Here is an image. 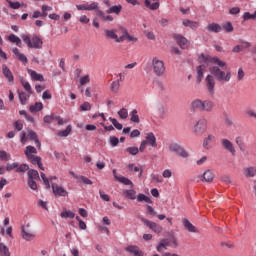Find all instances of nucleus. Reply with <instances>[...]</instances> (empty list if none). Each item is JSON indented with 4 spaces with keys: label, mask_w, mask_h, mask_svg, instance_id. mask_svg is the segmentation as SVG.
<instances>
[{
    "label": "nucleus",
    "mask_w": 256,
    "mask_h": 256,
    "mask_svg": "<svg viewBox=\"0 0 256 256\" xmlns=\"http://www.w3.org/2000/svg\"><path fill=\"white\" fill-rule=\"evenodd\" d=\"M91 78L89 77V75H85L83 77L80 78V85H87V83H90Z\"/></svg>",
    "instance_id": "61"
},
{
    "label": "nucleus",
    "mask_w": 256,
    "mask_h": 256,
    "mask_svg": "<svg viewBox=\"0 0 256 256\" xmlns=\"http://www.w3.org/2000/svg\"><path fill=\"white\" fill-rule=\"evenodd\" d=\"M104 37L108 41H115V43H123L124 39V37L117 35V30L115 29H104Z\"/></svg>",
    "instance_id": "5"
},
{
    "label": "nucleus",
    "mask_w": 256,
    "mask_h": 256,
    "mask_svg": "<svg viewBox=\"0 0 256 256\" xmlns=\"http://www.w3.org/2000/svg\"><path fill=\"white\" fill-rule=\"evenodd\" d=\"M28 160L31 161L32 165H38L41 171H45V168L43 167V163H41V157L34 155V156H30Z\"/></svg>",
    "instance_id": "18"
},
{
    "label": "nucleus",
    "mask_w": 256,
    "mask_h": 256,
    "mask_svg": "<svg viewBox=\"0 0 256 256\" xmlns=\"http://www.w3.org/2000/svg\"><path fill=\"white\" fill-rule=\"evenodd\" d=\"M52 190L55 195V197H67L69 195V192L65 190L62 186H59L56 183H52Z\"/></svg>",
    "instance_id": "8"
},
{
    "label": "nucleus",
    "mask_w": 256,
    "mask_h": 256,
    "mask_svg": "<svg viewBox=\"0 0 256 256\" xmlns=\"http://www.w3.org/2000/svg\"><path fill=\"white\" fill-rule=\"evenodd\" d=\"M245 177H255L256 167H248L244 169Z\"/></svg>",
    "instance_id": "42"
},
{
    "label": "nucleus",
    "mask_w": 256,
    "mask_h": 256,
    "mask_svg": "<svg viewBox=\"0 0 256 256\" xmlns=\"http://www.w3.org/2000/svg\"><path fill=\"white\" fill-rule=\"evenodd\" d=\"M25 155H26L27 159H29V157H33L34 155H37V148L33 147V146H27Z\"/></svg>",
    "instance_id": "33"
},
{
    "label": "nucleus",
    "mask_w": 256,
    "mask_h": 256,
    "mask_svg": "<svg viewBox=\"0 0 256 256\" xmlns=\"http://www.w3.org/2000/svg\"><path fill=\"white\" fill-rule=\"evenodd\" d=\"M122 10H123V6L115 5V6H111L108 10H106V13H108V15H111V13H114L115 15H119V13H121Z\"/></svg>",
    "instance_id": "29"
},
{
    "label": "nucleus",
    "mask_w": 256,
    "mask_h": 256,
    "mask_svg": "<svg viewBox=\"0 0 256 256\" xmlns=\"http://www.w3.org/2000/svg\"><path fill=\"white\" fill-rule=\"evenodd\" d=\"M36 180H31L28 179V185L30 187V189H32L33 191H37V182H35Z\"/></svg>",
    "instance_id": "63"
},
{
    "label": "nucleus",
    "mask_w": 256,
    "mask_h": 256,
    "mask_svg": "<svg viewBox=\"0 0 256 256\" xmlns=\"http://www.w3.org/2000/svg\"><path fill=\"white\" fill-rule=\"evenodd\" d=\"M28 138L31 141H35L36 146L38 147V149H41V142H39V138H37V133H35V131L28 130Z\"/></svg>",
    "instance_id": "23"
},
{
    "label": "nucleus",
    "mask_w": 256,
    "mask_h": 256,
    "mask_svg": "<svg viewBox=\"0 0 256 256\" xmlns=\"http://www.w3.org/2000/svg\"><path fill=\"white\" fill-rule=\"evenodd\" d=\"M8 41H10V43H15L18 47H21V38L15 34H10L8 36Z\"/></svg>",
    "instance_id": "35"
},
{
    "label": "nucleus",
    "mask_w": 256,
    "mask_h": 256,
    "mask_svg": "<svg viewBox=\"0 0 256 256\" xmlns=\"http://www.w3.org/2000/svg\"><path fill=\"white\" fill-rule=\"evenodd\" d=\"M14 127H15L16 131H21L23 129V122L21 120H17L14 123Z\"/></svg>",
    "instance_id": "64"
},
{
    "label": "nucleus",
    "mask_w": 256,
    "mask_h": 256,
    "mask_svg": "<svg viewBox=\"0 0 256 256\" xmlns=\"http://www.w3.org/2000/svg\"><path fill=\"white\" fill-rule=\"evenodd\" d=\"M142 223H144V225H146V227H149V229H151V231H153L154 233H162L163 232V226L149 221L147 218H141Z\"/></svg>",
    "instance_id": "7"
},
{
    "label": "nucleus",
    "mask_w": 256,
    "mask_h": 256,
    "mask_svg": "<svg viewBox=\"0 0 256 256\" xmlns=\"http://www.w3.org/2000/svg\"><path fill=\"white\" fill-rule=\"evenodd\" d=\"M156 109L158 111L159 117H164V115H165V107L163 106V104H158L156 106Z\"/></svg>",
    "instance_id": "55"
},
{
    "label": "nucleus",
    "mask_w": 256,
    "mask_h": 256,
    "mask_svg": "<svg viewBox=\"0 0 256 256\" xmlns=\"http://www.w3.org/2000/svg\"><path fill=\"white\" fill-rule=\"evenodd\" d=\"M35 236V232L29 229V225L22 227V238L25 241H33V239H35Z\"/></svg>",
    "instance_id": "9"
},
{
    "label": "nucleus",
    "mask_w": 256,
    "mask_h": 256,
    "mask_svg": "<svg viewBox=\"0 0 256 256\" xmlns=\"http://www.w3.org/2000/svg\"><path fill=\"white\" fill-rule=\"evenodd\" d=\"M122 195L126 199H131L132 201H135L137 199V191L131 189V190H123Z\"/></svg>",
    "instance_id": "19"
},
{
    "label": "nucleus",
    "mask_w": 256,
    "mask_h": 256,
    "mask_svg": "<svg viewBox=\"0 0 256 256\" xmlns=\"http://www.w3.org/2000/svg\"><path fill=\"white\" fill-rule=\"evenodd\" d=\"M0 159L1 161H10L11 155L6 151L0 150Z\"/></svg>",
    "instance_id": "51"
},
{
    "label": "nucleus",
    "mask_w": 256,
    "mask_h": 256,
    "mask_svg": "<svg viewBox=\"0 0 256 256\" xmlns=\"http://www.w3.org/2000/svg\"><path fill=\"white\" fill-rule=\"evenodd\" d=\"M28 73L32 79V81H45V78H43V75L37 73L35 70H28Z\"/></svg>",
    "instance_id": "22"
},
{
    "label": "nucleus",
    "mask_w": 256,
    "mask_h": 256,
    "mask_svg": "<svg viewBox=\"0 0 256 256\" xmlns=\"http://www.w3.org/2000/svg\"><path fill=\"white\" fill-rule=\"evenodd\" d=\"M28 179L31 180H38L39 179V172L37 170H29L28 171Z\"/></svg>",
    "instance_id": "44"
},
{
    "label": "nucleus",
    "mask_w": 256,
    "mask_h": 256,
    "mask_svg": "<svg viewBox=\"0 0 256 256\" xmlns=\"http://www.w3.org/2000/svg\"><path fill=\"white\" fill-rule=\"evenodd\" d=\"M60 217H62V219H74L75 213L71 210H65L61 212Z\"/></svg>",
    "instance_id": "38"
},
{
    "label": "nucleus",
    "mask_w": 256,
    "mask_h": 256,
    "mask_svg": "<svg viewBox=\"0 0 256 256\" xmlns=\"http://www.w3.org/2000/svg\"><path fill=\"white\" fill-rule=\"evenodd\" d=\"M70 134H71V125L67 126L65 130L58 132V137H69Z\"/></svg>",
    "instance_id": "45"
},
{
    "label": "nucleus",
    "mask_w": 256,
    "mask_h": 256,
    "mask_svg": "<svg viewBox=\"0 0 256 256\" xmlns=\"http://www.w3.org/2000/svg\"><path fill=\"white\" fill-rule=\"evenodd\" d=\"M97 9H99V3L97 2L86 4V11H97Z\"/></svg>",
    "instance_id": "48"
},
{
    "label": "nucleus",
    "mask_w": 256,
    "mask_h": 256,
    "mask_svg": "<svg viewBox=\"0 0 256 256\" xmlns=\"http://www.w3.org/2000/svg\"><path fill=\"white\" fill-rule=\"evenodd\" d=\"M242 45H236L232 51L233 53H241V51H245V49H249L251 47V43L241 41Z\"/></svg>",
    "instance_id": "17"
},
{
    "label": "nucleus",
    "mask_w": 256,
    "mask_h": 256,
    "mask_svg": "<svg viewBox=\"0 0 256 256\" xmlns=\"http://www.w3.org/2000/svg\"><path fill=\"white\" fill-rule=\"evenodd\" d=\"M20 83H21L22 87L25 89V91L27 93H29V95L33 94V90L31 89V84H29V82H27V81H25V79L21 78Z\"/></svg>",
    "instance_id": "36"
},
{
    "label": "nucleus",
    "mask_w": 256,
    "mask_h": 256,
    "mask_svg": "<svg viewBox=\"0 0 256 256\" xmlns=\"http://www.w3.org/2000/svg\"><path fill=\"white\" fill-rule=\"evenodd\" d=\"M29 166L27 164H22L16 168V173H25V171H28Z\"/></svg>",
    "instance_id": "58"
},
{
    "label": "nucleus",
    "mask_w": 256,
    "mask_h": 256,
    "mask_svg": "<svg viewBox=\"0 0 256 256\" xmlns=\"http://www.w3.org/2000/svg\"><path fill=\"white\" fill-rule=\"evenodd\" d=\"M222 147L226 149V151H229L232 153V155H235V146H233V143L227 139H222Z\"/></svg>",
    "instance_id": "16"
},
{
    "label": "nucleus",
    "mask_w": 256,
    "mask_h": 256,
    "mask_svg": "<svg viewBox=\"0 0 256 256\" xmlns=\"http://www.w3.org/2000/svg\"><path fill=\"white\" fill-rule=\"evenodd\" d=\"M215 142V136L209 134L208 137L204 138L203 147L204 149H211V143Z\"/></svg>",
    "instance_id": "21"
},
{
    "label": "nucleus",
    "mask_w": 256,
    "mask_h": 256,
    "mask_svg": "<svg viewBox=\"0 0 256 256\" xmlns=\"http://www.w3.org/2000/svg\"><path fill=\"white\" fill-rule=\"evenodd\" d=\"M43 109V103L36 102L35 105L30 106L31 113H37V111H41Z\"/></svg>",
    "instance_id": "43"
},
{
    "label": "nucleus",
    "mask_w": 256,
    "mask_h": 256,
    "mask_svg": "<svg viewBox=\"0 0 256 256\" xmlns=\"http://www.w3.org/2000/svg\"><path fill=\"white\" fill-rule=\"evenodd\" d=\"M184 27H190V29L197 28V22L191 21V20H183Z\"/></svg>",
    "instance_id": "46"
},
{
    "label": "nucleus",
    "mask_w": 256,
    "mask_h": 256,
    "mask_svg": "<svg viewBox=\"0 0 256 256\" xmlns=\"http://www.w3.org/2000/svg\"><path fill=\"white\" fill-rule=\"evenodd\" d=\"M22 41L26 43L29 49H41L43 47V40H41L37 35L32 36V38L28 35H23Z\"/></svg>",
    "instance_id": "2"
},
{
    "label": "nucleus",
    "mask_w": 256,
    "mask_h": 256,
    "mask_svg": "<svg viewBox=\"0 0 256 256\" xmlns=\"http://www.w3.org/2000/svg\"><path fill=\"white\" fill-rule=\"evenodd\" d=\"M81 111H91V104L89 102H84L80 106Z\"/></svg>",
    "instance_id": "62"
},
{
    "label": "nucleus",
    "mask_w": 256,
    "mask_h": 256,
    "mask_svg": "<svg viewBox=\"0 0 256 256\" xmlns=\"http://www.w3.org/2000/svg\"><path fill=\"white\" fill-rule=\"evenodd\" d=\"M236 145H238L240 151H245V144L243 143V138L240 136L236 137L235 139Z\"/></svg>",
    "instance_id": "50"
},
{
    "label": "nucleus",
    "mask_w": 256,
    "mask_h": 256,
    "mask_svg": "<svg viewBox=\"0 0 256 256\" xmlns=\"http://www.w3.org/2000/svg\"><path fill=\"white\" fill-rule=\"evenodd\" d=\"M222 29H224L226 33H233V24L231 22H226L222 24Z\"/></svg>",
    "instance_id": "47"
},
{
    "label": "nucleus",
    "mask_w": 256,
    "mask_h": 256,
    "mask_svg": "<svg viewBox=\"0 0 256 256\" xmlns=\"http://www.w3.org/2000/svg\"><path fill=\"white\" fill-rule=\"evenodd\" d=\"M243 19L244 21H248L249 19H256V11L253 14L245 12L243 15Z\"/></svg>",
    "instance_id": "56"
},
{
    "label": "nucleus",
    "mask_w": 256,
    "mask_h": 256,
    "mask_svg": "<svg viewBox=\"0 0 256 256\" xmlns=\"http://www.w3.org/2000/svg\"><path fill=\"white\" fill-rule=\"evenodd\" d=\"M52 121H57L58 125H63V118L55 114H51L44 117V123H52Z\"/></svg>",
    "instance_id": "12"
},
{
    "label": "nucleus",
    "mask_w": 256,
    "mask_h": 256,
    "mask_svg": "<svg viewBox=\"0 0 256 256\" xmlns=\"http://www.w3.org/2000/svg\"><path fill=\"white\" fill-rule=\"evenodd\" d=\"M126 251H128V253H133L134 256H143V251L139 250V247L137 246H128Z\"/></svg>",
    "instance_id": "28"
},
{
    "label": "nucleus",
    "mask_w": 256,
    "mask_h": 256,
    "mask_svg": "<svg viewBox=\"0 0 256 256\" xmlns=\"http://www.w3.org/2000/svg\"><path fill=\"white\" fill-rule=\"evenodd\" d=\"M202 103H203V100L194 99L190 104V108L192 109V111H201Z\"/></svg>",
    "instance_id": "20"
},
{
    "label": "nucleus",
    "mask_w": 256,
    "mask_h": 256,
    "mask_svg": "<svg viewBox=\"0 0 256 256\" xmlns=\"http://www.w3.org/2000/svg\"><path fill=\"white\" fill-rule=\"evenodd\" d=\"M41 179L46 187V189H51V184L49 183V178L45 175V173L41 172L40 174Z\"/></svg>",
    "instance_id": "52"
},
{
    "label": "nucleus",
    "mask_w": 256,
    "mask_h": 256,
    "mask_svg": "<svg viewBox=\"0 0 256 256\" xmlns=\"http://www.w3.org/2000/svg\"><path fill=\"white\" fill-rule=\"evenodd\" d=\"M109 121H111V123L114 125V127H116L118 129V131H121V129H123V124L119 123V121H117V119L110 117Z\"/></svg>",
    "instance_id": "53"
},
{
    "label": "nucleus",
    "mask_w": 256,
    "mask_h": 256,
    "mask_svg": "<svg viewBox=\"0 0 256 256\" xmlns=\"http://www.w3.org/2000/svg\"><path fill=\"white\" fill-rule=\"evenodd\" d=\"M79 183H84V185H93V181L85 176L78 177Z\"/></svg>",
    "instance_id": "54"
},
{
    "label": "nucleus",
    "mask_w": 256,
    "mask_h": 256,
    "mask_svg": "<svg viewBox=\"0 0 256 256\" xmlns=\"http://www.w3.org/2000/svg\"><path fill=\"white\" fill-rule=\"evenodd\" d=\"M215 109V103L211 100H202V109L201 111H205L206 113H211Z\"/></svg>",
    "instance_id": "11"
},
{
    "label": "nucleus",
    "mask_w": 256,
    "mask_h": 256,
    "mask_svg": "<svg viewBox=\"0 0 256 256\" xmlns=\"http://www.w3.org/2000/svg\"><path fill=\"white\" fill-rule=\"evenodd\" d=\"M0 255L11 256V252H9V248L4 243H0Z\"/></svg>",
    "instance_id": "40"
},
{
    "label": "nucleus",
    "mask_w": 256,
    "mask_h": 256,
    "mask_svg": "<svg viewBox=\"0 0 256 256\" xmlns=\"http://www.w3.org/2000/svg\"><path fill=\"white\" fill-rule=\"evenodd\" d=\"M12 53H14V55H16L17 59L21 61V63H27V56H25V54H21L19 52V48H13L12 49Z\"/></svg>",
    "instance_id": "26"
},
{
    "label": "nucleus",
    "mask_w": 256,
    "mask_h": 256,
    "mask_svg": "<svg viewBox=\"0 0 256 256\" xmlns=\"http://www.w3.org/2000/svg\"><path fill=\"white\" fill-rule=\"evenodd\" d=\"M206 29L209 33H221L223 31V27L215 22L208 24Z\"/></svg>",
    "instance_id": "14"
},
{
    "label": "nucleus",
    "mask_w": 256,
    "mask_h": 256,
    "mask_svg": "<svg viewBox=\"0 0 256 256\" xmlns=\"http://www.w3.org/2000/svg\"><path fill=\"white\" fill-rule=\"evenodd\" d=\"M144 141L150 147H157V138L155 137V134H153V132L148 133Z\"/></svg>",
    "instance_id": "13"
},
{
    "label": "nucleus",
    "mask_w": 256,
    "mask_h": 256,
    "mask_svg": "<svg viewBox=\"0 0 256 256\" xmlns=\"http://www.w3.org/2000/svg\"><path fill=\"white\" fill-rule=\"evenodd\" d=\"M169 151H171L172 153H176V155H179V157H183L184 159H186V157H189V153H187V151H185V149L177 143L170 144Z\"/></svg>",
    "instance_id": "6"
},
{
    "label": "nucleus",
    "mask_w": 256,
    "mask_h": 256,
    "mask_svg": "<svg viewBox=\"0 0 256 256\" xmlns=\"http://www.w3.org/2000/svg\"><path fill=\"white\" fill-rule=\"evenodd\" d=\"M171 244L169 243L168 239H162L159 243V245L157 246V251L159 253L163 252V249H167Z\"/></svg>",
    "instance_id": "31"
},
{
    "label": "nucleus",
    "mask_w": 256,
    "mask_h": 256,
    "mask_svg": "<svg viewBox=\"0 0 256 256\" xmlns=\"http://www.w3.org/2000/svg\"><path fill=\"white\" fill-rule=\"evenodd\" d=\"M198 61L199 63H205L206 65H217L211 66L209 68L211 74H209L205 79L208 93H210L211 95H214L215 93V79L219 83H229V81H231L233 74L230 70L226 72L221 70L224 67H227V63L222 61L218 57H213L211 55H205L204 53H202L199 55Z\"/></svg>",
    "instance_id": "1"
},
{
    "label": "nucleus",
    "mask_w": 256,
    "mask_h": 256,
    "mask_svg": "<svg viewBox=\"0 0 256 256\" xmlns=\"http://www.w3.org/2000/svg\"><path fill=\"white\" fill-rule=\"evenodd\" d=\"M207 131V120L205 118H200L193 128V133L197 137H201Z\"/></svg>",
    "instance_id": "4"
},
{
    "label": "nucleus",
    "mask_w": 256,
    "mask_h": 256,
    "mask_svg": "<svg viewBox=\"0 0 256 256\" xmlns=\"http://www.w3.org/2000/svg\"><path fill=\"white\" fill-rule=\"evenodd\" d=\"M97 17H100L102 21H113V16L111 15H105V12L101 10H96Z\"/></svg>",
    "instance_id": "32"
},
{
    "label": "nucleus",
    "mask_w": 256,
    "mask_h": 256,
    "mask_svg": "<svg viewBox=\"0 0 256 256\" xmlns=\"http://www.w3.org/2000/svg\"><path fill=\"white\" fill-rule=\"evenodd\" d=\"M2 73L4 75V77H6V79L9 81V83H13L14 81V77H13V73L11 72V70L9 69V67H7V65H2Z\"/></svg>",
    "instance_id": "15"
},
{
    "label": "nucleus",
    "mask_w": 256,
    "mask_h": 256,
    "mask_svg": "<svg viewBox=\"0 0 256 256\" xmlns=\"http://www.w3.org/2000/svg\"><path fill=\"white\" fill-rule=\"evenodd\" d=\"M174 39L181 49H187V47H189V40H187L183 35L174 34Z\"/></svg>",
    "instance_id": "10"
},
{
    "label": "nucleus",
    "mask_w": 256,
    "mask_h": 256,
    "mask_svg": "<svg viewBox=\"0 0 256 256\" xmlns=\"http://www.w3.org/2000/svg\"><path fill=\"white\" fill-rule=\"evenodd\" d=\"M152 70L156 77H163L166 71L165 62L157 57H154L152 59Z\"/></svg>",
    "instance_id": "3"
},
{
    "label": "nucleus",
    "mask_w": 256,
    "mask_h": 256,
    "mask_svg": "<svg viewBox=\"0 0 256 256\" xmlns=\"http://www.w3.org/2000/svg\"><path fill=\"white\" fill-rule=\"evenodd\" d=\"M18 95H19V100L21 105H26L27 100L29 99V97H31V94H29L28 92L25 93L23 91H19L18 90Z\"/></svg>",
    "instance_id": "27"
},
{
    "label": "nucleus",
    "mask_w": 256,
    "mask_h": 256,
    "mask_svg": "<svg viewBox=\"0 0 256 256\" xmlns=\"http://www.w3.org/2000/svg\"><path fill=\"white\" fill-rule=\"evenodd\" d=\"M120 88H121V83H119V80H115L111 83L110 90L112 93L114 94L119 93Z\"/></svg>",
    "instance_id": "34"
},
{
    "label": "nucleus",
    "mask_w": 256,
    "mask_h": 256,
    "mask_svg": "<svg viewBox=\"0 0 256 256\" xmlns=\"http://www.w3.org/2000/svg\"><path fill=\"white\" fill-rule=\"evenodd\" d=\"M183 225L187 231L190 233H197V228L191 224V222L187 219L183 220Z\"/></svg>",
    "instance_id": "30"
},
{
    "label": "nucleus",
    "mask_w": 256,
    "mask_h": 256,
    "mask_svg": "<svg viewBox=\"0 0 256 256\" xmlns=\"http://www.w3.org/2000/svg\"><path fill=\"white\" fill-rule=\"evenodd\" d=\"M205 65H200L196 68L197 71V83H201V81H203V76L205 73Z\"/></svg>",
    "instance_id": "24"
},
{
    "label": "nucleus",
    "mask_w": 256,
    "mask_h": 256,
    "mask_svg": "<svg viewBox=\"0 0 256 256\" xmlns=\"http://www.w3.org/2000/svg\"><path fill=\"white\" fill-rule=\"evenodd\" d=\"M120 119H127L129 117V111L126 108H122L118 111Z\"/></svg>",
    "instance_id": "49"
},
{
    "label": "nucleus",
    "mask_w": 256,
    "mask_h": 256,
    "mask_svg": "<svg viewBox=\"0 0 256 256\" xmlns=\"http://www.w3.org/2000/svg\"><path fill=\"white\" fill-rule=\"evenodd\" d=\"M137 201L138 203H153V201L151 200V198H149L147 195L145 194H138L137 196Z\"/></svg>",
    "instance_id": "41"
},
{
    "label": "nucleus",
    "mask_w": 256,
    "mask_h": 256,
    "mask_svg": "<svg viewBox=\"0 0 256 256\" xmlns=\"http://www.w3.org/2000/svg\"><path fill=\"white\" fill-rule=\"evenodd\" d=\"M130 121L132 123H140L139 114H137V109H134L130 112Z\"/></svg>",
    "instance_id": "39"
},
{
    "label": "nucleus",
    "mask_w": 256,
    "mask_h": 256,
    "mask_svg": "<svg viewBox=\"0 0 256 256\" xmlns=\"http://www.w3.org/2000/svg\"><path fill=\"white\" fill-rule=\"evenodd\" d=\"M213 179H215V174H213V171L206 170L203 174V180L206 183H212Z\"/></svg>",
    "instance_id": "25"
},
{
    "label": "nucleus",
    "mask_w": 256,
    "mask_h": 256,
    "mask_svg": "<svg viewBox=\"0 0 256 256\" xmlns=\"http://www.w3.org/2000/svg\"><path fill=\"white\" fill-rule=\"evenodd\" d=\"M115 179L117 181H119V183H122L123 185H131V186H133V182L129 178H127V177L115 176Z\"/></svg>",
    "instance_id": "37"
},
{
    "label": "nucleus",
    "mask_w": 256,
    "mask_h": 256,
    "mask_svg": "<svg viewBox=\"0 0 256 256\" xmlns=\"http://www.w3.org/2000/svg\"><path fill=\"white\" fill-rule=\"evenodd\" d=\"M120 37H124V38H123V41H125V39H127L128 41H137V38H135V37L129 35V33H128L127 31H125V32L123 33V35L120 36Z\"/></svg>",
    "instance_id": "59"
},
{
    "label": "nucleus",
    "mask_w": 256,
    "mask_h": 256,
    "mask_svg": "<svg viewBox=\"0 0 256 256\" xmlns=\"http://www.w3.org/2000/svg\"><path fill=\"white\" fill-rule=\"evenodd\" d=\"M48 11H53V8L47 5H42V17H47Z\"/></svg>",
    "instance_id": "57"
},
{
    "label": "nucleus",
    "mask_w": 256,
    "mask_h": 256,
    "mask_svg": "<svg viewBox=\"0 0 256 256\" xmlns=\"http://www.w3.org/2000/svg\"><path fill=\"white\" fill-rule=\"evenodd\" d=\"M127 153H129V155H137V153H139V148L137 147H128L126 149Z\"/></svg>",
    "instance_id": "60"
}]
</instances>
